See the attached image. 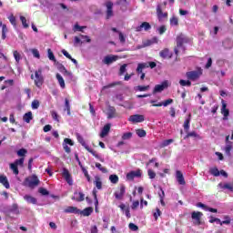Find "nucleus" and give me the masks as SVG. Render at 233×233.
Instances as JSON below:
<instances>
[{
	"label": "nucleus",
	"instance_id": "26",
	"mask_svg": "<svg viewBox=\"0 0 233 233\" xmlns=\"http://www.w3.org/2000/svg\"><path fill=\"white\" fill-rule=\"evenodd\" d=\"M0 183L5 188H10V182H8V177H6V176L5 175L0 176Z\"/></svg>",
	"mask_w": 233,
	"mask_h": 233
},
{
	"label": "nucleus",
	"instance_id": "3",
	"mask_svg": "<svg viewBox=\"0 0 233 233\" xmlns=\"http://www.w3.org/2000/svg\"><path fill=\"white\" fill-rule=\"evenodd\" d=\"M39 178L35 175L26 177L24 181V185L29 188H35L39 186Z\"/></svg>",
	"mask_w": 233,
	"mask_h": 233
},
{
	"label": "nucleus",
	"instance_id": "25",
	"mask_svg": "<svg viewBox=\"0 0 233 233\" xmlns=\"http://www.w3.org/2000/svg\"><path fill=\"white\" fill-rule=\"evenodd\" d=\"M145 68H149L148 62L139 63L137 67V74H143V70H145Z\"/></svg>",
	"mask_w": 233,
	"mask_h": 233
},
{
	"label": "nucleus",
	"instance_id": "51",
	"mask_svg": "<svg viewBox=\"0 0 233 233\" xmlns=\"http://www.w3.org/2000/svg\"><path fill=\"white\" fill-rule=\"evenodd\" d=\"M85 28H86V26H81L78 24H76L73 30H74V32H83V30H85Z\"/></svg>",
	"mask_w": 233,
	"mask_h": 233
},
{
	"label": "nucleus",
	"instance_id": "30",
	"mask_svg": "<svg viewBox=\"0 0 233 233\" xmlns=\"http://www.w3.org/2000/svg\"><path fill=\"white\" fill-rule=\"evenodd\" d=\"M192 119V115H188L187 118L184 121V130H186V132H188V130L190 129V121Z\"/></svg>",
	"mask_w": 233,
	"mask_h": 233
},
{
	"label": "nucleus",
	"instance_id": "28",
	"mask_svg": "<svg viewBox=\"0 0 233 233\" xmlns=\"http://www.w3.org/2000/svg\"><path fill=\"white\" fill-rule=\"evenodd\" d=\"M94 185L97 188V190H101V188H103V182L101 181V177L97 176L95 177Z\"/></svg>",
	"mask_w": 233,
	"mask_h": 233
},
{
	"label": "nucleus",
	"instance_id": "63",
	"mask_svg": "<svg viewBox=\"0 0 233 233\" xmlns=\"http://www.w3.org/2000/svg\"><path fill=\"white\" fill-rule=\"evenodd\" d=\"M131 137H132L131 132L124 133L122 136V139H124V140L130 139Z\"/></svg>",
	"mask_w": 233,
	"mask_h": 233
},
{
	"label": "nucleus",
	"instance_id": "5",
	"mask_svg": "<svg viewBox=\"0 0 233 233\" xmlns=\"http://www.w3.org/2000/svg\"><path fill=\"white\" fill-rule=\"evenodd\" d=\"M77 141L78 143H80V145H82V147H84V148H86V150H87V152H89V154H92L94 157H96V158L99 157V155L97 154V152H96L94 149L90 148L88 145H86V142H85V138H83L81 135H77Z\"/></svg>",
	"mask_w": 233,
	"mask_h": 233
},
{
	"label": "nucleus",
	"instance_id": "55",
	"mask_svg": "<svg viewBox=\"0 0 233 233\" xmlns=\"http://www.w3.org/2000/svg\"><path fill=\"white\" fill-rule=\"evenodd\" d=\"M92 194L95 199V205H99V200L97 199V189L94 188Z\"/></svg>",
	"mask_w": 233,
	"mask_h": 233
},
{
	"label": "nucleus",
	"instance_id": "4",
	"mask_svg": "<svg viewBox=\"0 0 233 233\" xmlns=\"http://www.w3.org/2000/svg\"><path fill=\"white\" fill-rule=\"evenodd\" d=\"M201 76H203V69H201V67H198V70L188 71L186 73V76L189 81H197V79H199Z\"/></svg>",
	"mask_w": 233,
	"mask_h": 233
},
{
	"label": "nucleus",
	"instance_id": "59",
	"mask_svg": "<svg viewBox=\"0 0 233 233\" xmlns=\"http://www.w3.org/2000/svg\"><path fill=\"white\" fill-rule=\"evenodd\" d=\"M33 110H37L39 108V100H34L31 105Z\"/></svg>",
	"mask_w": 233,
	"mask_h": 233
},
{
	"label": "nucleus",
	"instance_id": "44",
	"mask_svg": "<svg viewBox=\"0 0 233 233\" xmlns=\"http://www.w3.org/2000/svg\"><path fill=\"white\" fill-rule=\"evenodd\" d=\"M209 173L211 174V176H215V177H218L219 176V169H218V167L210 168Z\"/></svg>",
	"mask_w": 233,
	"mask_h": 233
},
{
	"label": "nucleus",
	"instance_id": "48",
	"mask_svg": "<svg viewBox=\"0 0 233 233\" xmlns=\"http://www.w3.org/2000/svg\"><path fill=\"white\" fill-rule=\"evenodd\" d=\"M231 150H232V143L227 144L225 147V152H226L227 156H231V154H230Z\"/></svg>",
	"mask_w": 233,
	"mask_h": 233
},
{
	"label": "nucleus",
	"instance_id": "37",
	"mask_svg": "<svg viewBox=\"0 0 233 233\" xmlns=\"http://www.w3.org/2000/svg\"><path fill=\"white\" fill-rule=\"evenodd\" d=\"M218 187H220V188H227L230 192H233V186L231 184H228V183H226V184L219 183Z\"/></svg>",
	"mask_w": 233,
	"mask_h": 233
},
{
	"label": "nucleus",
	"instance_id": "62",
	"mask_svg": "<svg viewBox=\"0 0 233 233\" xmlns=\"http://www.w3.org/2000/svg\"><path fill=\"white\" fill-rule=\"evenodd\" d=\"M125 72H127V64H124L120 66L119 76H123V74H125Z\"/></svg>",
	"mask_w": 233,
	"mask_h": 233
},
{
	"label": "nucleus",
	"instance_id": "43",
	"mask_svg": "<svg viewBox=\"0 0 233 233\" xmlns=\"http://www.w3.org/2000/svg\"><path fill=\"white\" fill-rule=\"evenodd\" d=\"M6 34H8V27H6V25H3L2 27V39H6Z\"/></svg>",
	"mask_w": 233,
	"mask_h": 233
},
{
	"label": "nucleus",
	"instance_id": "49",
	"mask_svg": "<svg viewBox=\"0 0 233 233\" xmlns=\"http://www.w3.org/2000/svg\"><path fill=\"white\" fill-rule=\"evenodd\" d=\"M47 54H48V59L56 63V56H54V52H52V49L50 48L47 49Z\"/></svg>",
	"mask_w": 233,
	"mask_h": 233
},
{
	"label": "nucleus",
	"instance_id": "29",
	"mask_svg": "<svg viewBox=\"0 0 233 233\" xmlns=\"http://www.w3.org/2000/svg\"><path fill=\"white\" fill-rule=\"evenodd\" d=\"M169 25L170 26H179V18L176 15L171 16L169 19Z\"/></svg>",
	"mask_w": 233,
	"mask_h": 233
},
{
	"label": "nucleus",
	"instance_id": "22",
	"mask_svg": "<svg viewBox=\"0 0 233 233\" xmlns=\"http://www.w3.org/2000/svg\"><path fill=\"white\" fill-rule=\"evenodd\" d=\"M64 212H66V214H79V212H81V209H78L76 207H67V208H66L64 210Z\"/></svg>",
	"mask_w": 233,
	"mask_h": 233
},
{
	"label": "nucleus",
	"instance_id": "14",
	"mask_svg": "<svg viewBox=\"0 0 233 233\" xmlns=\"http://www.w3.org/2000/svg\"><path fill=\"white\" fill-rule=\"evenodd\" d=\"M159 56L163 59H172L173 54L172 52H170L168 48H165L162 51H160Z\"/></svg>",
	"mask_w": 233,
	"mask_h": 233
},
{
	"label": "nucleus",
	"instance_id": "38",
	"mask_svg": "<svg viewBox=\"0 0 233 233\" xmlns=\"http://www.w3.org/2000/svg\"><path fill=\"white\" fill-rule=\"evenodd\" d=\"M96 167L98 168V170H100V172H102L103 174H106L108 172V169L105 167H103V165H101V163H96Z\"/></svg>",
	"mask_w": 233,
	"mask_h": 233
},
{
	"label": "nucleus",
	"instance_id": "19",
	"mask_svg": "<svg viewBox=\"0 0 233 233\" xmlns=\"http://www.w3.org/2000/svg\"><path fill=\"white\" fill-rule=\"evenodd\" d=\"M106 6L107 8L106 16L107 19H109V17H112L114 15V11L112 10V8H114V4L112 2H106Z\"/></svg>",
	"mask_w": 233,
	"mask_h": 233
},
{
	"label": "nucleus",
	"instance_id": "31",
	"mask_svg": "<svg viewBox=\"0 0 233 233\" xmlns=\"http://www.w3.org/2000/svg\"><path fill=\"white\" fill-rule=\"evenodd\" d=\"M24 199L27 202V203H31L32 205H35L37 203V198H34L30 195H25L24 197Z\"/></svg>",
	"mask_w": 233,
	"mask_h": 233
},
{
	"label": "nucleus",
	"instance_id": "1",
	"mask_svg": "<svg viewBox=\"0 0 233 233\" xmlns=\"http://www.w3.org/2000/svg\"><path fill=\"white\" fill-rule=\"evenodd\" d=\"M31 79H34L35 86L37 88H41L43 86V83H45V77L43 76V68H38V70L35 71L34 75H31Z\"/></svg>",
	"mask_w": 233,
	"mask_h": 233
},
{
	"label": "nucleus",
	"instance_id": "21",
	"mask_svg": "<svg viewBox=\"0 0 233 233\" xmlns=\"http://www.w3.org/2000/svg\"><path fill=\"white\" fill-rule=\"evenodd\" d=\"M119 208L121 209L122 212H125L126 217L127 218H132V215H130V208L128 206L127 207V205L122 203L119 205Z\"/></svg>",
	"mask_w": 233,
	"mask_h": 233
},
{
	"label": "nucleus",
	"instance_id": "45",
	"mask_svg": "<svg viewBox=\"0 0 233 233\" xmlns=\"http://www.w3.org/2000/svg\"><path fill=\"white\" fill-rule=\"evenodd\" d=\"M188 137H199V135L196 131H192L187 133L184 139H188Z\"/></svg>",
	"mask_w": 233,
	"mask_h": 233
},
{
	"label": "nucleus",
	"instance_id": "24",
	"mask_svg": "<svg viewBox=\"0 0 233 233\" xmlns=\"http://www.w3.org/2000/svg\"><path fill=\"white\" fill-rule=\"evenodd\" d=\"M172 103H174V99L169 98V99L165 100L164 102L151 105V106H168V105H172Z\"/></svg>",
	"mask_w": 233,
	"mask_h": 233
},
{
	"label": "nucleus",
	"instance_id": "53",
	"mask_svg": "<svg viewBox=\"0 0 233 233\" xmlns=\"http://www.w3.org/2000/svg\"><path fill=\"white\" fill-rule=\"evenodd\" d=\"M136 132L138 137H145L147 136V131H145L144 129H137Z\"/></svg>",
	"mask_w": 233,
	"mask_h": 233
},
{
	"label": "nucleus",
	"instance_id": "13",
	"mask_svg": "<svg viewBox=\"0 0 233 233\" xmlns=\"http://www.w3.org/2000/svg\"><path fill=\"white\" fill-rule=\"evenodd\" d=\"M119 57L117 56L110 55L106 56L103 59L104 65H112V63L116 62Z\"/></svg>",
	"mask_w": 233,
	"mask_h": 233
},
{
	"label": "nucleus",
	"instance_id": "15",
	"mask_svg": "<svg viewBox=\"0 0 233 233\" xmlns=\"http://www.w3.org/2000/svg\"><path fill=\"white\" fill-rule=\"evenodd\" d=\"M143 28L146 32H148V30L152 28V25H150L148 22H143L140 25L136 27V32H141Z\"/></svg>",
	"mask_w": 233,
	"mask_h": 233
},
{
	"label": "nucleus",
	"instance_id": "34",
	"mask_svg": "<svg viewBox=\"0 0 233 233\" xmlns=\"http://www.w3.org/2000/svg\"><path fill=\"white\" fill-rule=\"evenodd\" d=\"M135 90L137 92H147V90H150V86H137L135 87Z\"/></svg>",
	"mask_w": 233,
	"mask_h": 233
},
{
	"label": "nucleus",
	"instance_id": "58",
	"mask_svg": "<svg viewBox=\"0 0 233 233\" xmlns=\"http://www.w3.org/2000/svg\"><path fill=\"white\" fill-rule=\"evenodd\" d=\"M51 116L52 118L56 121L57 123H59V115H57V112L56 111H51Z\"/></svg>",
	"mask_w": 233,
	"mask_h": 233
},
{
	"label": "nucleus",
	"instance_id": "2",
	"mask_svg": "<svg viewBox=\"0 0 233 233\" xmlns=\"http://www.w3.org/2000/svg\"><path fill=\"white\" fill-rule=\"evenodd\" d=\"M185 43H188V38L183 34L178 35L177 36V46L174 47V52L177 57L179 56V48H182Z\"/></svg>",
	"mask_w": 233,
	"mask_h": 233
},
{
	"label": "nucleus",
	"instance_id": "46",
	"mask_svg": "<svg viewBox=\"0 0 233 233\" xmlns=\"http://www.w3.org/2000/svg\"><path fill=\"white\" fill-rule=\"evenodd\" d=\"M15 165L16 167H23L25 165V157H21L19 159L15 160Z\"/></svg>",
	"mask_w": 233,
	"mask_h": 233
},
{
	"label": "nucleus",
	"instance_id": "8",
	"mask_svg": "<svg viewBox=\"0 0 233 233\" xmlns=\"http://www.w3.org/2000/svg\"><path fill=\"white\" fill-rule=\"evenodd\" d=\"M168 86V81L165 80L160 85H156L153 89V94H159Z\"/></svg>",
	"mask_w": 233,
	"mask_h": 233
},
{
	"label": "nucleus",
	"instance_id": "40",
	"mask_svg": "<svg viewBox=\"0 0 233 233\" xmlns=\"http://www.w3.org/2000/svg\"><path fill=\"white\" fill-rule=\"evenodd\" d=\"M65 110L67 112V116H72V113L70 112V100L68 98L65 99Z\"/></svg>",
	"mask_w": 233,
	"mask_h": 233
},
{
	"label": "nucleus",
	"instance_id": "20",
	"mask_svg": "<svg viewBox=\"0 0 233 233\" xmlns=\"http://www.w3.org/2000/svg\"><path fill=\"white\" fill-rule=\"evenodd\" d=\"M134 177H141V170L131 171L127 174V179H134Z\"/></svg>",
	"mask_w": 233,
	"mask_h": 233
},
{
	"label": "nucleus",
	"instance_id": "23",
	"mask_svg": "<svg viewBox=\"0 0 233 233\" xmlns=\"http://www.w3.org/2000/svg\"><path fill=\"white\" fill-rule=\"evenodd\" d=\"M116 117V107L109 106L107 108V119H114Z\"/></svg>",
	"mask_w": 233,
	"mask_h": 233
},
{
	"label": "nucleus",
	"instance_id": "56",
	"mask_svg": "<svg viewBox=\"0 0 233 233\" xmlns=\"http://www.w3.org/2000/svg\"><path fill=\"white\" fill-rule=\"evenodd\" d=\"M13 56H14L15 59V61H16L17 63H19V61H21V54H19V53L17 52V50H15V51L13 52Z\"/></svg>",
	"mask_w": 233,
	"mask_h": 233
},
{
	"label": "nucleus",
	"instance_id": "17",
	"mask_svg": "<svg viewBox=\"0 0 233 233\" xmlns=\"http://www.w3.org/2000/svg\"><path fill=\"white\" fill-rule=\"evenodd\" d=\"M176 177L178 185H187V182L185 181V177L180 170L176 171Z\"/></svg>",
	"mask_w": 233,
	"mask_h": 233
},
{
	"label": "nucleus",
	"instance_id": "7",
	"mask_svg": "<svg viewBox=\"0 0 233 233\" xmlns=\"http://www.w3.org/2000/svg\"><path fill=\"white\" fill-rule=\"evenodd\" d=\"M157 17L158 21H163V19H168V13H163V7L161 5H157Z\"/></svg>",
	"mask_w": 233,
	"mask_h": 233
},
{
	"label": "nucleus",
	"instance_id": "11",
	"mask_svg": "<svg viewBox=\"0 0 233 233\" xmlns=\"http://www.w3.org/2000/svg\"><path fill=\"white\" fill-rule=\"evenodd\" d=\"M62 176L68 185H73L72 175L70 174V171L66 169V167L63 168Z\"/></svg>",
	"mask_w": 233,
	"mask_h": 233
},
{
	"label": "nucleus",
	"instance_id": "12",
	"mask_svg": "<svg viewBox=\"0 0 233 233\" xmlns=\"http://www.w3.org/2000/svg\"><path fill=\"white\" fill-rule=\"evenodd\" d=\"M131 123H143L145 121V116L143 115H132L128 119Z\"/></svg>",
	"mask_w": 233,
	"mask_h": 233
},
{
	"label": "nucleus",
	"instance_id": "64",
	"mask_svg": "<svg viewBox=\"0 0 233 233\" xmlns=\"http://www.w3.org/2000/svg\"><path fill=\"white\" fill-rule=\"evenodd\" d=\"M137 207H139V200H136L132 203L131 205V208L132 210H136V208H137Z\"/></svg>",
	"mask_w": 233,
	"mask_h": 233
},
{
	"label": "nucleus",
	"instance_id": "57",
	"mask_svg": "<svg viewBox=\"0 0 233 233\" xmlns=\"http://www.w3.org/2000/svg\"><path fill=\"white\" fill-rule=\"evenodd\" d=\"M161 216V209L158 208H156V212L153 214V217L155 218V221H157V218Z\"/></svg>",
	"mask_w": 233,
	"mask_h": 233
},
{
	"label": "nucleus",
	"instance_id": "9",
	"mask_svg": "<svg viewBox=\"0 0 233 233\" xmlns=\"http://www.w3.org/2000/svg\"><path fill=\"white\" fill-rule=\"evenodd\" d=\"M201 218H203V213L201 211H193L191 213V218L194 219L195 225H201Z\"/></svg>",
	"mask_w": 233,
	"mask_h": 233
},
{
	"label": "nucleus",
	"instance_id": "42",
	"mask_svg": "<svg viewBox=\"0 0 233 233\" xmlns=\"http://www.w3.org/2000/svg\"><path fill=\"white\" fill-rule=\"evenodd\" d=\"M180 86H192V82L190 80H179Z\"/></svg>",
	"mask_w": 233,
	"mask_h": 233
},
{
	"label": "nucleus",
	"instance_id": "41",
	"mask_svg": "<svg viewBox=\"0 0 233 233\" xmlns=\"http://www.w3.org/2000/svg\"><path fill=\"white\" fill-rule=\"evenodd\" d=\"M9 167L13 170V174H15V176L19 175V168L15 163H11Z\"/></svg>",
	"mask_w": 233,
	"mask_h": 233
},
{
	"label": "nucleus",
	"instance_id": "47",
	"mask_svg": "<svg viewBox=\"0 0 233 233\" xmlns=\"http://www.w3.org/2000/svg\"><path fill=\"white\" fill-rule=\"evenodd\" d=\"M26 154H28V150L25 148H21L17 151V156H19L20 157H25Z\"/></svg>",
	"mask_w": 233,
	"mask_h": 233
},
{
	"label": "nucleus",
	"instance_id": "6",
	"mask_svg": "<svg viewBox=\"0 0 233 233\" xmlns=\"http://www.w3.org/2000/svg\"><path fill=\"white\" fill-rule=\"evenodd\" d=\"M127 192V186H125V184H120L114 193V196L116 198V199H123V198L125 197V194Z\"/></svg>",
	"mask_w": 233,
	"mask_h": 233
},
{
	"label": "nucleus",
	"instance_id": "60",
	"mask_svg": "<svg viewBox=\"0 0 233 233\" xmlns=\"http://www.w3.org/2000/svg\"><path fill=\"white\" fill-rule=\"evenodd\" d=\"M20 21L22 22V25L24 28H28V23H26V17L25 16H20Z\"/></svg>",
	"mask_w": 233,
	"mask_h": 233
},
{
	"label": "nucleus",
	"instance_id": "10",
	"mask_svg": "<svg viewBox=\"0 0 233 233\" xmlns=\"http://www.w3.org/2000/svg\"><path fill=\"white\" fill-rule=\"evenodd\" d=\"M68 145L69 147H74V141H72V139L70 138H65L63 143V148L65 152H66V154H70V152H72Z\"/></svg>",
	"mask_w": 233,
	"mask_h": 233
},
{
	"label": "nucleus",
	"instance_id": "32",
	"mask_svg": "<svg viewBox=\"0 0 233 233\" xmlns=\"http://www.w3.org/2000/svg\"><path fill=\"white\" fill-rule=\"evenodd\" d=\"M34 119V116H32V111H29L27 113H25L23 116V120L25 122V123H30V121Z\"/></svg>",
	"mask_w": 233,
	"mask_h": 233
},
{
	"label": "nucleus",
	"instance_id": "54",
	"mask_svg": "<svg viewBox=\"0 0 233 233\" xmlns=\"http://www.w3.org/2000/svg\"><path fill=\"white\" fill-rule=\"evenodd\" d=\"M10 212H14L15 214H19V206H17V204H13L10 209Z\"/></svg>",
	"mask_w": 233,
	"mask_h": 233
},
{
	"label": "nucleus",
	"instance_id": "16",
	"mask_svg": "<svg viewBox=\"0 0 233 233\" xmlns=\"http://www.w3.org/2000/svg\"><path fill=\"white\" fill-rule=\"evenodd\" d=\"M76 196H79L78 198ZM73 201H77V203H81V201H85V193L83 192H74V197L71 198Z\"/></svg>",
	"mask_w": 233,
	"mask_h": 233
},
{
	"label": "nucleus",
	"instance_id": "52",
	"mask_svg": "<svg viewBox=\"0 0 233 233\" xmlns=\"http://www.w3.org/2000/svg\"><path fill=\"white\" fill-rule=\"evenodd\" d=\"M174 143V139H167V140H164L161 144V147L162 148H165V147H168V145Z\"/></svg>",
	"mask_w": 233,
	"mask_h": 233
},
{
	"label": "nucleus",
	"instance_id": "27",
	"mask_svg": "<svg viewBox=\"0 0 233 233\" xmlns=\"http://www.w3.org/2000/svg\"><path fill=\"white\" fill-rule=\"evenodd\" d=\"M92 212H94V208L88 207L86 208L84 210H80L79 214L85 217H88L92 214Z\"/></svg>",
	"mask_w": 233,
	"mask_h": 233
},
{
	"label": "nucleus",
	"instance_id": "18",
	"mask_svg": "<svg viewBox=\"0 0 233 233\" xmlns=\"http://www.w3.org/2000/svg\"><path fill=\"white\" fill-rule=\"evenodd\" d=\"M111 127L112 124H106L100 132V137H106V136H108V133L110 132Z\"/></svg>",
	"mask_w": 233,
	"mask_h": 233
},
{
	"label": "nucleus",
	"instance_id": "39",
	"mask_svg": "<svg viewBox=\"0 0 233 233\" xmlns=\"http://www.w3.org/2000/svg\"><path fill=\"white\" fill-rule=\"evenodd\" d=\"M109 180L113 185H116V183H119V177L117 175H110Z\"/></svg>",
	"mask_w": 233,
	"mask_h": 233
},
{
	"label": "nucleus",
	"instance_id": "35",
	"mask_svg": "<svg viewBox=\"0 0 233 233\" xmlns=\"http://www.w3.org/2000/svg\"><path fill=\"white\" fill-rule=\"evenodd\" d=\"M56 79H57L61 88H65L66 87L65 79L59 73L56 74Z\"/></svg>",
	"mask_w": 233,
	"mask_h": 233
},
{
	"label": "nucleus",
	"instance_id": "61",
	"mask_svg": "<svg viewBox=\"0 0 233 233\" xmlns=\"http://www.w3.org/2000/svg\"><path fill=\"white\" fill-rule=\"evenodd\" d=\"M128 227H129L130 230H133V232L139 230V227H137V225H136L134 223H129Z\"/></svg>",
	"mask_w": 233,
	"mask_h": 233
},
{
	"label": "nucleus",
	"instance_id": "33",
	"mask_svg": "<svg viewBox=\"0 0 233 233\" xmlns=\"http://www.w3.org/2000/svg\"><path fill=\"white\" fill-rule=\"evenodd\" d=\"M157 44V37H153L150 40H147L146 42L143 43L144 46H151V45H156Z\"/></svg>",
	"mask_w": 233,
	"mask_h": 233
},
{
	"label": "nucleus",
	"instance_id": "36",
	"mask_svg": "<svg viewBox=\"0 0 233 233\" xmlns=\"http://www.w3.org/2000/svg\"><path fill=\"white\" fill-rule=\"evenodd\" d=\"M221 114H223L224 117H228L230 115V111L227 109V104L222 105Z\"/></svg>",
	"mask_w": 233,
	"mask_h": 233
},
{
	"label": "nucleus",
	"instance_id": "50",
	"mask_svg": "<svg viewBox=\"0 0 233 233\" xmlns=\"http://www.w3.org/2000/svg\"><path fill=\"white\" fill-rule=\"evenodd\" d=\"M38 192H39V194H41V196H49V194H50V192L48 190H46V188H45V187H39Z\"/></svg>",
	"mask_w": 233,
	"mask_h": 233
}]
</instances>
